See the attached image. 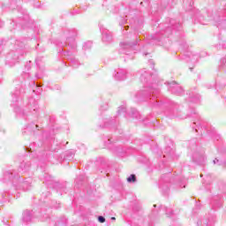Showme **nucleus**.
Returning a JSON list of instances; mask_svg holds the SVG:
<instances>
[{
  "label": "nucleus",
  "mask_w": 226,
  "mask_h": 226,
  "mask_svg": "<svg viewBox=\"0 0 226 226\" xmlns=\"http://www.w3.org/2000/svg\"><path fill=\"white\" fill-rule=\"evenodd\" d=\"M27 184H26V183H23V186H26Z\"/></svg>",
  "instance_id": "17"
},
{
  "label": "nucleus",
  "mask_w": 226,
  "mask_h": 226,
  "mask_svg": "<svg viewBox=\"0 0 226 226\" xmlns=\"http://www.w3.org/2000/svg\"><path fill=\"white\" fill-rule=\"evenodd\" d=\"M22 220H23V222H25L26 223L31 222V211L26 210V211L23 213Z\"/></svg>",
  "instance_id": "6"
},
{
  "label": "nucleus",
  "mask_w": 226,
  "mask_h": 226,
  "mask_svg": "<svg viewBox=\"0 0 226 226\" xmlns=\"http://www.w3.org/2000/svg\"><path fill=\"white\" fill-rule=\"evenodd\" d=\"M92 47H93V42L91 41L85 42L83 45L84 50H89V49H91Z\"/></svg>",
  "instance_id": "8"
},
{
  "label": "nucleus",
  "mask_w": 226,
  "mask_h": 226,
  "mask_svg": "<svg viewBox=\"0 0 226 226\" xmlns=\"http://www.w3.org/2000/svg\"><path fill=\"white\" fill-rule=\"evenodd\" d=\"M137 114H138L137 110H133L132 117H137Z\"/></svg>",
  "instance_id": "14"
},
{
  "label": "nucleus",
  "mask_w": 226,
  "mask_h": 226,
  "mask_svg": "<svg viewBox=\"0 0 226 226\" xmlns=\"http://www.w3.org/2000/svg\"><path fill=\"white\" fill-rule=\"evenodd\" d=\"M195 132H197V129H195Z\"/></svg>",
  "instance_id": "22"
},
{
  "label": "nucleus",
  "mask_w": 226,
  "mask_h": 226,
  "mask_svg": "<svg viewBox=\"0 0 226 226\" xmlns=\"http://www.w3.org/2000/svg\"><path fill=\"white\" fill-rule=\"evenodd\" d=\"M219 162H220V161H219L218 159H215V160H214V163H219Z\"/></svg>",
  "instance_id": "15"
},
{
  "label": "nucleus",
  "mask_w": 226,
  "mask_h": 226,
  "mask_svg": "<svg viewBox=\"0 0 226 226\" xmlns=\"http://www.w3.org/2000/svg\"><path fill=\"white\" fill-rule=\"evenodd\" d=\"M127 182H128V183H135V182H137V177H136L134 174L131 175V176L127 178Z\"/></svg>",
  "instance_id": "9"
},
{
  "label": "nucleus",
  "mask_w": 226,
  "mask_h": 226,
  "mask_svg": "<svg viewBox=\"0 0 226 226\" xmlns=\"http://www.w3.org/2000/svg\"><path fill=\"white\" fill-rule=\"evenodd\" d=\"M154 207H156V205H154Z\"/></svg>",
  "instance_id": "21"
},
{
  "label": "nucleus",
  "mask_w": 226,
  "mask_h": 226,
  "mask_svg": "<svg viewBox=\"0 0 226 226\" xmlns=\"http://www.w3.org/2000/svg\"><path fill=\"white\" fill-rule=\"evenodd\" d=\"M3 222H4V225H8V224H6V222H4V221H3Z\"/></svg>",
  "instance_id": "19"
},
{
  "label": "nucleus",
  "mask_w": 226,
  "mask_h": 226,
  "mask_svg": "<svg viewBox=\"0 0 226 226\" xmlns=\"http://www.w3.org/2000/svg\"><path fill=\"white\" fill-rule=\"evenodd\" d=\"M151 93H153V94H154V91H151Z\"/></svg>",
  "instance_id": "20"
},
{
  "label": "nucleus",
  "mask_w": 226,
  "mask_h": 226,
  "mask_svg": "<svg viewBox=\"0 0 226 226\" xmlns=\"http://www.w3.org/2000/svg\"><path fill=\"white\" fill-rule=\"evenodd\" d=\"M102 41L104 43H110L112 41V35L108 32H102Z\"/></svg>",
  "instance_id": "4"
},
{
  "label": "nucleus",
  "mask_w": 226,
  "mask_h": 226,
  "mask_svg": "<svg viewBox=\"0 0 226 226\" xmlns=\"http://www.w3.org/2000/svg\"><path fill=\"white\" fill-rule=\"evenodd\" d=\"M139 75H140L141 82H147V79H149V77H151V74L147 73V72H146V71H140Z\"/></svg>",
  "instance_id": "5"
},
{
  "label": "nucleus",
  "mask_w": 226,
  "mask_h": 226,
  "mask_svg": "<svg viewBox=\"0 0 226 226\" xmlns=\"http://www.w3.org/2000/svg\"><path fill=\"white\" fill-rule=\"evenodd\" d=\"M111 220H116V217H111Z\"/></svg>",
  "instance_id": "18"
},
{
  "label": "nucleus",
  "mask_w": 226,
  "mask_h": 226,
  "mask_svg": "<svg viewBox=\"0 0 226 226\" xmlns=\"http://www.w3.org/2000/svg\"><path fill=\"white\" fill-rule=\"evenodd\" d=\"M13 177V172L11 171H5L4 173V178H3V181L5 182V181H10V179H11Z\"/></svg>",
  "instance_id": "7"
},
{
  "label": "nucleus",
  "mask_w": 226,
  "mask_h": 226,
  "mask_svg": "<svg viewBox=\"0 0 226 226\" xmlns=\"http://www.w3.org/2000/svg\"><path fill=\"white\" fill-rule=\"evenodd\" d=\"M98 222H100V223H105V217L99 215Z\"/></svg>",
  "instance_id": "11"
},
{
  "label": "nucleus",
  "mask_w": 226,
  "mask_h": 226,
  "mask_svg": "<svg viewBox=\"0 0 226 226\" xmlns=\"http://www.w3.org/2000/svg\"><path fill=\"white\" fill-rule=\"evenodd\" d=\"M121 112H126V108L125 107H119L117 110V114H121Z\"/></svg>",
  "instance_id": "10"
},
{
  "label": "nucleus",
  "mask_w": 226,
  "mask_h": 226,
  "mask_svg": "<svg viewBox=\"0 0 226 226\" xmlns=\"http://www.w3.org/2000/svg\"><path fill=\"white\" fill-rule=\"evenodd\" d=\"M116 80H125L126 79V71L124 69H119L115 74Z\"/></svg>",
  "instance_id": "3"
},
{
  "label": "nucleus",
  "mask_w": 226,
  "mask_h": 226,
  "mask_svg": "<svg viewBox=\"0 0 226 226\" xmlns=\"http://www.w3.org/2000/svg\"><path fill=\"white\" fill-rule=\"evenodd\" d=\"M166 215H167L168 216H170V215H172V212H170V214H169V212H166Z\"/></svg>",
  "instance_id": "16"
},
{
  "label": "nucleus",
  "mask_w": 226,
  "mask_h": 226,
  "mask_svg": "<svg viewBox=\"0 0 226 226\" xmlns=\"http://www.w3.org/2000/svg\"><path fill=\"white\" fill-rule=\"evenodd\" d=\"M137 43H139V40H136L134 42H130L128 41H124L120 42V47L124 50L126 49H133V47L137 46Z\"/></svg>",
  "instance_id": "2"
},
{
  "label": "nucleus",
  "mask_w": 226,
  "mask_h": 226,
  "mask_svg": "<svg viewBox=\"0 0 226 226\" xmlns=\"http://www.w3.org/2000/svg\"><path fill=\"white\" fill-rule=\"evenodd\" d=\"M72 63L73 68H77V64H75L77 63V60H72Z\"/></svg>",
  "instance_id": "13"
},
{
  "label": "nucleus",
  "mask_w": 226,
  "mask_h": 226,
  "mask_svg": "<svg viewBox=\"0 0 226 226\" xmlns=\"http://www.w3.org/2000/svg\"><path fill=\"white\" fill-rule=\"evenodd\" d=\"M52 177H49V179H46L47 185H49V183H52Z\"/></svg>",
  "instance_id": "12"
},
{
  "label": "nucleus",
  "mask_w": 226,
  "mask_h": 226,
  "mask_svg": "<svg viewBox=\"0 0 226 226\" xmlns=\"http://www.w3.org/2000/svg\"><path fill=\"white\" fill-rule=\"evenodd\" d=\"M169 91H170V93H172L173 94L179 95L184 93L185 90H183V87L176 83V81H172L171 83H170Z\"/></svg>",
  "instance_id": "1"
}]
</instances>
